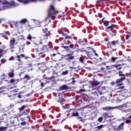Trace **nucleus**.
<instances>
[{"label": "nucleus", "mask_w": 131, "mask_h": 131, "mask_svg": "<svg viewBox=\"0 0 131 131\" xmlns=\"http://www.w3.org/2000/svg\"><path fill=\"white\" fill-rule=\"evenodd\" d=\"M57 14H58V11L56 10L55 7H54V5L53 4L50 5L49 9H48V16L47 17L45 18L46 21H51V19L49 18H52L53 20L56 18V16H57Z\"/></svg>", "instance_id": "obj_1"}, {"label": "nucleus", "mask_w": 131, "mask_h": 131, "mask_svg": "<svg viewBox=\"0 0 131 131\" xmlns=\"http://www.w3.org/2000/svg\"><path fill=\"white\" fill-rule=\"evenodd\" d=\"M2 4L4 5H7L6 6H5V8L6 9L16 8V7H18V6H19L18 4L15 3V1H11L10 2H9L5 0L3 1Z\"/></svg>", "instance_id": "obj_2"}, {"label": "nucleus", "mask_w": 131, "mask_h": 131, "mask_svg": "<svg viewBox=\"0 0 131 131\" xmlns=\"http://www.w3.org/2000/svg\"><path fill=\"white\" fill-rule=\"evenodd\" d=\"M46 0H17V2L24 5H28L30 3H37V2H45Z\"/></svg>", "instance_id": "obj_3"}, {"label": "nucleus", "mask_w": 131, "mask_h": 131, "mask_svg": "<svg viewBox=\"0 0 131 131\" xmlns=\"http://www.w3.org/2000/svg\"><path fill=\"white\" fill-rule=\"evenodd\" d=\"M124 80H125V77H122L120 79H118L116 82L117 85H118V86H119V85H122L123 83L122 82L124 81Z\"/></svg>", "instance_id": "obj_4"}, {"label": "nucleus", "mask_w": 131, "mask_h": 131, "mask_svg": "<svg viewBox=\"0 0 131 131\" xmlns=\"http://www.w3.org/2000/svg\"><path fill=\"white\" fill-rule=\"evenodd\" d=\"M117 108V106H105L102 107L101 109L103 110V111H110V110H114V109Z\"/></svg>", "instance_id": "obj_5"}, {"label": "nucleus", "mask_w": 131, "mask_h": 131, "mask_svg": "<svg viewBox=\"0 0 131 131\" xmlns=\"http://www.w3.org/2000/svg\"><path fill=\"white\" fill-rule=\"evenodd\" d=\"M91 84L92 88H95V86H98V85H100V84H101V83H100V82H98L97 81H91Z\"/></svg>", "instance_id": "obj_6"}, {"label": "nucleus", "mask_w": 131, "mask_h": 131, "mask_svg": "<svg viewBox=\"0 0 131 131\" xmlns=\"http://www.w3.org/2000/svg\"><path fill=\"white\" fill-rule=\"evenodd\" d=\"M108 43L110 46H116V45H117V43H118V40H115V41H113L112 42H109Z\"/></svg>", "instance_id": "obj_7"}, {"label": "nucleus", "mask_w": 131, "mask_h": 131, "mask_svg": "<svg viewBox=\"0 0 131 131\" xmlns=\"http://www.w3.org/2000/svg\"><path fill=\"white\" fill-rule=\"evenodd\" d=\"M33 20L36 27H39V26H40V21H39L37 20H35V19H33Z\"/></svg>", "instance_id": "obj_8"}, {"label": "nucleus", "mask_w": 131, "mask_h": 131, "mask_svg": "<svg viewBox=\"0 0 131 131\" xmlns=\"http://www.w3.org/2000/svg\"><path fill=\"white\" fill-rule=\"evenodd\" d=\"M48 37H49V34H44L41 38V40H42L43 39H48Z\"/></svg>", "instance_id": "obj_9"}, {"label": "nucleus", "mask_w": 131, "mask_h": 131, "mask_svg": "<svg viewBox=\"0 0 131 131\" xmlns=\"http://www.w3.org/2000/svg\"><path fill=\"white\" fill-rule=\"evenodd\" d=\"M123 126H124V123H121L118 127V129H119L120 130L123 129Z\"/></svg>", "instance_id": "obj_10"}, {"label": "nucleus", "mask_w": 131, "mask_h": 131, "mask_svg": "<svg viewBox=\"0 0 131 131\" xmlns=\"http://www.w3.org/2000/svg\"><path fill=\"white\" fill-rule=\"evenodd\" d=\"M60 89L61 90V91H64V90H68V86H67V85H63L60 88Z\"/></svg>", "instance_id": "obj_11"}, {"label": "nucleus", "mask_w": 131, "mask_h": 131, "mask_svg": "<svg viewBox=\"0 0 131 131\" xmlns=\"http://www.w3.org/2000/svg\"><path fill=\"white\" fill-rule=\"evenodd\" d=\"M128 118L129 119H126L125 123H127V124H129V123H130L131 122V115L128 116Z\"/></svg>", "instance_id": "obj_12"}, {"label": "nucleus", "mask_w": 131, "mask_h": 131, "mask_svg": "<svg viewBox=\"0 0 131 131\" xmlns=\"http://www.w3.org/2000/svg\"><path fill=\"white\" fill-rule=\"evenodd\" d=\"M28 20L27 18H24L22 19L19 21V23H21L22 24H25V23H26V22H28Z\"/></svg>", "instance_id": "obj_13"}, {"label": "nucleus", "mask_w": 131, "mask_h": 131, "mask_svg": "<svg viewBox=\"0 0 131 131\" xmlns=\"http://www.w3.org/2000/svg\"><path fill=\"white\" fill-rule=\"evenodd\" d=\"M102 116L104 117V118L107 119V118H110V116L108 115V113H104L103 114Z\"/></svg>", "instance_id": "obj_14"}, {"label": "nucleus", "mask_w": 131, "mask_h": 131, "mask_svg": "<svg viewBox=\"0 0 131 131\" xmlns=\"http://www.w3.org/2000/svg\"><path fill=\"white\" fill-rule=\"evenodd\" d=\"M8 76L12 78L14 76V71H12L8 73Z\"/></svg>", "instance_id": "obj_15"}, {"label": "nucleus", "mask_w": 131, "mask_h": 131, "mask_svg": "<svg viewBox=\"0 0 131 131\" xmlns=\"http://www.w3.org/2000/svg\"><path fill=\"white\" fill-rule=\"evenodd\" d=\"M7 128H8V127L1 126L0 131H5Z\"/></svg>", "instance_id": "obj_16"}, {"label": "nucleus", "mask_w": 131, "mask_h": 131, "mask_svg": "<svg viewBox=\"0 0 131 131\" xmlns=\"http://www.w3.org/2000/svg\"><path fill=\"white\" fill-rule=\"evenodd\" d=\"M113 27H114V25H112V26L107 27L106 31L108 32V31H109V29H111V28H112Z\"/></svg>", "instance_id": "obj_17"}, {"label": "nucleus", "mask_w": 131, "mask_h": 131, "mask_svg": "<svg viewBox=\"0 0 131 131\" xmlns=\"http://www.w3.org/2000/svg\"><path fill=\"white\" fill-rule=\"evenodd\" d=\"M117 107V108H123V107H127V105H126V104H124Z\"/></svg>", "instance_id": "obj_18"}, {"label": "nucleus", "mask_w": 131, "mask_h": 131, "mask_svg": "<svg viewBox=\"0 0 131 131\" xmlns=\"http://www.w3.org/2000/svg\"><path fill=\"white\" fill-rule=\"evenodd\" d=\"M24 79H27V80H29L30 79V77L28 75H26L24 78Z\"/></svg>", "instance_id": "obj_19"}, {"label": "nucleus", "mask_w": 131, "mask_h": 131, "mask_svg": "<svg viewBox=\"0 0 131 131\" xmlns=\"http://www.w3.org/2000/svg\"><path fill=\"white\" fill-rule=\"evenodd\" d=\"M119 76H120V77H125L124 74H123V72H122V71H120V72H119Z\"/></svg>", "instance_id": "obj_20"}, {"label": "nucleus", "mask_w": 131, "mask_h": 131, "mask_svg": "<svg viewBox=\"0 0 131 131\" xmlns=\"http://www.w3.org/2000/svg\"><path fill=\"white\" fill-rule=\"evenodd\" d=\"M106 98L104 96H103L101 98V102H105L106 101Z\"/></svg>", "instance_id": "obj_21"}, {"label": "nucleus", "mask_w": 131, "mask_h": 131, "mask_svg": "<svg viewBox=\"0 0 131 131\" xmlns=\"http://www.w3.org/2000/svg\"><path fill=\"white\" fill-rule=\"evenodd\" d=\"M43 31L44 32V34H46V33H48L49 34V31L48 30V28H46L45 29H43Z\"/></svg>", "instance_id": "obj_22"}, {"label": "nucleus", "mask_w": 131, "mask_h": 131, "mask_svg": "<svg viewBox=\"0 0 131 131\" xmlns=\"http://www.w3.org/2000/svg\"><path fill=\"white\" fill-rule=\"evenodd\" d=\"M103 24L105 26H108L109 25V21L105 20L103 22Z\"/></svg>", "instance_id": "obj_23"}, {"label": "nucleus", "mask_w": 131, "mask_h": 131, "mask_svg": "<svg viewBox=\"0 0 131 131\" xmlns=\"http://www.w3.org/2000/svg\"><path fill=\"white\" fill-rule=\"evenodd\" d=\"M25 108V105H23L20 108H19L20 112L23 111V110Z\"/></svg>", "instance_id": "obj_24"}, {"label": "nucleus", "mask_w": 131, "mask_h": 131, "mask_svg": "<svg viewBox=\"0 0 131 131\" xmlns=\"http://www.w3.org/2000/svg\"><path fill=\"white\" fill-rule=\"evenodd\" d=\"M72 116H78V113L76 112V113H73Z\"/></svg>", "instance_id": "obj_25"}, {"label": "nucleus", "mask_w": 131, "mask_h": 131, "mask_svg": "<svg viewBox=\"0 0 131 131\" xmlns=\"http://www.w3.org/2000/svg\"><path fill=\"white\" fill-rule=\"evenodd\" d=\"M62 75H67V74H68V71H65L62 73Z\"/></svg>", "instance_id": "obj_26"}, {"label": "nucleus", "mask_w": 131, "mask_h": 131, "mask_svg": "<svg viewBox=\"0 0 131 131\" xmlns=\"http://www.w3.org/2000/svg\"><path fill=\"white\" fill-rule=\"evenodd\" d=\"M103 127H104V125H101L97 126V128H98V129H101V128H103Z\"/></svg>", "instance_id": "obj_27"}, {"label": "nucleus", "mask_w": 131, "mask_h": 131, "mask_svg": "<svg viewBox=\"0 0 131 131\" xmlns=\"http://www.w3.org/2000/svg\"><path fill=\"white\" fill-rule=\"evenodd\" d=\"M98 120L99 121V122H102V121H103V117H100L98 119Z\"/></svg>", "instance_id": "obj_28"}, {"label": "nucleus", "mask_w": 131, "mask_h": 131, "mask_svg": "<svg viewBox=\"0 0 131 131\" xmlns=\"http://www.w3.org/2000/svg\"><path fill=\"white\" fill-rule=\"evenodd\" d=\"M15 43V39H13L10 40V45H14Z\"/></svg>", "instance_id": "obj_29"}, {"label": "nucleus", "mask_w": 131, "mask_h": 131, "mask_svg": "<svg viewBox=\"0 0 131 131\" xmlns=\"http://www.w3.org/2000/svg\"><path fill=\"white\" fill-rule=\"evenodd\" d=\"M65 38L66 39H71L72 38V37L71 36H67Z\"/></svg>", "instance_id": "obj_30"}, {"label": "nucleus", "mask_w": 131, "mask_h": 131, "mask_svg": "<svg viewBox=\"0 0 131 131\" xmlns=\"http://www.w3.org/2000/svg\"><path fill=\"white\" fill-rule=\"evenodd\" d=\"M28 39H29V40H31V38H32V37H31V35L29 34L28 37H27Z\"/></svg>", "instance_id": "obj_31"}, {"label": "nucleus", "mask_w": 131, "mask_h": 131, "mask_svg": "<svg viewBox=\"0 0 131 131\" xmlns=\"http://www.w3.org/2000/svg\"><path fill=\"white\" fill-rule=\"evenodd\" d=\"M2 63H6L7 62V60L6 59H1Z\"/></svg>", "instance_id": "obj_32"}, {"label": "nucleus", "mask_w": 131, "mask_h": 131, "mask_svg": "<svg viewBox=\"0 0 131 131\" xmlns=\"http://www.w3.org/2000/svg\"><path fill=\"white\" fill-rule=\"evenodd\" d=\"M10 83H15V79H11L10 80Z\"/></svg>", "instance_id": "obj_33"}, {"label": "nucleus", "mask_w": 131, "mask_h": 131, "mask_svg": "<svg viewBox=\"0 0 131 131\" xmlns=\"http://www.w3.org/2000/svg\"><path fill=\"white\" fill-rule=\"evenodd\" d=\"M117 57H112V60L113 62H114V61H115L116 60H117Z\"/></svg>", "instance_id": "obj_34"}, {"label": "nucleus", "mask_w": 131, "mask_h": 131, "mask_svg": "<svg viewBox=\"0 0 131 131\" xmlns=\"http://www.w3.org/2000/svg\"><path fill=\"white\" fill-rule=\"evenodd\" d=\"M21 125H26V122H22L20 123Z\"/></svg>", "instance_id": "obj_35"}, {"label": "nucleus", "mask_w": 131, "mask_h": 131, "mask_svg": "<svg viewBox=\"0 0 131 131\" xmlns=\"http://www.w3.org/2000/svg\"><path fill=\"white\" fill-rule=\"evenodd\" d=\"M19 90L18 89H15L13 91H12V92H13V93H18Z\"/></svg>", "instance_id": "obj_36"}, {"label": "nucleus", "mask_w": 131, "mask_h": 131, "mask_svg": "<svg viewBox=\"0 0 131 131\" xmlns=\"http://www.w3.org/2000/svg\"><path fill=\"white\" fill-rule=\"evenodd\" d=\"M122 113H127V110H122Z\"/></svg>", "instance_id": "obj_37"}, {"label": "nucleus", "mask_w": 131, "mask_h": 131, "mask_svg": "<svg viewBox=\"0 0 131 131\" xmlns=\"http://www.w3.org/2000/svg\"><path fill=\"white\" fill-rule=\"evenodd\" d=\"M123 89H124V86H122L118 88V90H123Z\"/></svg>", "instance_id": "obj_38"}, {"label": "nucleus", "mask_w": 131, "mask_h": 131, "mask_svg": "<svg viewBox=\"0 0 131 131\" xmlns=\"http://www.w3.org/2000/svg\"><path fill=\"white\" fill-rule=\"evenodd\" d=\"M79 61L81 62V63H82L83 62V59H82L81 57H80Z\"/></svg>", "instance_id": "obj_39"}, {"label": "nucleus", "mask_w": 131, "mask_h": 131, "mask_svg": "<svg viewBox=\"0 0 131 131\" xmlns=\"http://www.w3.org/2000/svg\"><path fill=\"white\" fill-rule=\"evenodd\" d=\"M131 113V108H129L127 110V113Z\"/></svg>", "instance_id": "obj_40"}, {"label": "nucleus", "mask_w": 131, "mask_h": 131, "mask_svg": "<svg viewBox=\"0 0 131 131\" xmlns=\"http://www.w3.org/2000/svg\"><path fill=\"white\" fill-rule=\"evenodd\" d=\"M70 48H71V49H73V48H74V45L72 44L70 45Z\"/></svg>", "instance_id": "obj_41"}, {"label": "nucleus", "mask_w": 131, "mask_h": 131, "mask_svg": "<svg viewBox=\"0 0 131 131\" xmlns=\"http://www.w3.org/2000/svg\"><path fill=\"white\" fill-rule=\"evenodd\" d=\"M44 47L42 48V49H40V48H38V49H36V50H37V51H42V50H43Z\"/></svg>", "instance_id": "obj_42"}, {"label": "nucleus", "mask_w": 131, "mask_h": 131, "mask_svg": "<svg viewBox=\"0 0 131 131\" xmlns=\"http://www.w3.org/2000/svg\"><path fill=\"white\" fill-rule=\"evenodd\" d=\"M79 43H80V45H81V43H83V41H82L81 40H79Z\"/></svg>", "instance_id": "obj_43"}, {"label": "nucleus", "mask_w": 131, "mask_h": 131, "mask_svg": "<svg viewBox=\"0 0 131 131\" xmlns=\"http://www.w3.org/2000/svg\"><path fill=\"white\" fill-rule=\"evenodd\" d=\"M14 82H16V83L17 82H19V79H14Z\"/></svg>", "instance_id": "obj_44"}, {"label": "nucleus", "mask_w": 131, "mask_h": 131, "mask_svg": "<svg viewBox=\"0 0 131 131\" xmlns=\"http://www.w3.org/2000/svg\"><path fill=\"white\" fill-rule=\"evenodd\" d=\"M63 29H62L61 33H62V35L64 36V35H66V34L65 33H64V32L63 31Z\"/></svg>", "instance_id": "obj_45"}, {"label": "nucleus", "mask_w": 131, "mask_h": 131, "mask_svg": "<svg viewBox=\"0 0 131 131\" xmlns=\"http://www.w3.org/2000/svg\"><path fill=\"white\" fill-rule=\"evenodd\" d=\"M99 18H102V13H98Z\"/></svg>", "instance_id": "obj_46"}, {"label": "nucleus", "mask_w": 131, "mask_h": 131, "mask_svg": "<svg viewBox=\"0 0 131 131\" xmlns=\"http://www.w3.org/2000/svg\"><path fill=\"white\" fill-rule=\"evenodd\" d=\"M116 68H118V67H120V64H117L115 66Z\"/></svg>", "instance_id": "obj_47"}, {"label": "nucleus", "mask_w": 131, "mask_h": 131, "mask_svg": "<svg viewBox=\"0 0 131 131\" xmlns=\"http://www.w3.org/2000/svg\"><path fill=\"white\" fill-rule=\"evenodd\" d=\"M93 94H94L95 96H97V97H98V93H97V92H93Z\"/></svg>", "instance_id": "obj_48"}, {"label": "nucleus", "mask_w": 131, "mask_h": 131, "mask_svg": "<svg viewBox=\"0 0 131 131\" xmlns=\"http://www.w3.org/2000/svg\"><path fill=\"white\" fill-rule=\"evenodd\" d=\"M89 107H90V106H89V105H85V106H83V108L84 109H85V108H89Z\"/></svg>", "instance_id": "obj_49"}, {"label": "nucleus", "mask_w": 131, "mask_h": 131, "mask_svg": "<svg viewBox=\"0 0 131 131\" xmlns=\"http://www.w3.org/2000/svg\"><path fill=\"white\" fill-rule=\"evenodd\" d=\"M68 59H69V60H72V59H73V56L69 57Z\"/></svg>", "instance_id": "obj_50"}, {"label": "nucleus", "mask_w": 131, "mask_h": 131, "mask_svg": "<svg viewBox=\"0 0 131 131\" xmlns=\"http://www.w3.org/2000/svg\"><path fill=\"white\" fill-rule=\"evenodd\" d=\"M129 37V36L128 35H126V39H127V40L128 39Z\"/></svg>", "instance_id": "obj_51"}, {"label": "nucleus", "mask_w": 131, "mask_h": 131, "mask_svg": "<svg viewBox=\"0 0 131 131\" xmlns=\"http://www.w3.org/2000/svg\"><path fill=\"white\" fill-rule=\"evenodd\" d=\"M17 59H17L18 61H20V56L17 55Z\"/></svg>", "instance_id": "obj_52"}, {"label": "nucleus", "mask_w": 131, "mask_h": 131, "mask_svg": "<svg viewBox=\"0 0 131 131\" xmlns=\"http://www.w3.org/2000/svg\"><path fill=\"white\" fill-rule=\"evenodd\" d=\"M80 92H85V90H84V89H81V90H80Z\"/></svg>", "instance_id": "obj_53"}, {"label": "nucleus", "mask_w": 131, "mask_h": 131, "mask_svg": "<svg viewBox=\"0 0 131 131\" xmlns=\"http://www.w3.org/2000/svg\"><path fill=\"white\" fill-rule=\"evenodd\" d=\"M99 95H103V92L99 91Z\"/></svg>", "instance_id": "obj_54"}, {"label": "nucleus", "mask_w": 131, "mask_h": 131, "mask_svg": "<svg viewBox=\"0 0 131 131\" xmlns=\"http://www.w3.org/2000/svg\"><path fill=\"white\" fill-rule=\"evenodd\" d=\"M3 52H4L3 49H0V54H2Z\"/></svg>", "instance_id": "obj_55"}, {"label": "nucleus", "mask_w": 131, "mask_h": 131, "mask_svg": "<svg viewBox=\"0 0 131 131\" xmlns=\"http://www.w3.org/2000/svg\"><path fill=\"white\" fill-rule=\"evenodd\" d=\"M5 35H7V34H6V33H5V34H2L3 37H5Z\"/></svg>", "instance_id": "obj_56"}, {"label": "nucleus", "mask_w": 131, "mask_h": 131, "mask_svg": "<svg viewBox=\"0 0 131 131\" xmlns=\"http://www.w3.org/2000/svg\"><path fill=\"white\" fill-rule=\"evenodd\" d=\"M106 68H107L108 69H110V66H106Z\"/></svg>", "instance_id": "obj_57"}, {"label": "nucleus", "mask_w": 131, "mask_h": 131, "mask_svg": "<svg viewBox=\"0 0 131 131\" xmlns=\"http://www.w3.org/2000/svg\"><path fill=\"white\" fill-rule=\"evenodd\" d=\"M41 86L42 87V88H43V83H41Z\"/></svg>", "instance_id": "obj_58"}, {"label": "nucleus", "mask_w": 131, "mask_h": 131, "mask_svg": "<svg viewBox=\"0 0 131 131\" xmlns=\"http://www.w3.org/2000/svg\"><path fill=\"white\" fill-rule=\"evenodd\" d=\"M73 79V83H74L75 82V81L74 80V78H72Z\"/></svg>", "instance_id": "obj_59"}, {"label": "nucleus", "mask_w": 131, "mask_h": 131, "mask_svg": "<svg viewBox=\"0 0 131 131\" xmlns=\"http://www.w3.org/2000/svg\"><path fill=\"white\" fill-rule=\"evenodd\" d=\"M20 56L21 57H23V58H24L25 55H24V54H21Z\"/></svg>", "instance_id": "obj_60"}, {"label": "nucleus", "mask_w": 131, "mask_h": 131, "mask_svg": "<svg viewBox=\"0 0 131 131\" xmlns=\"http://www.w3.org/2000/svg\"><path fill=\"white\" fill-rule=\"evenodd\" d=\"M17 97L19 99H21V95H18Z\"/></svg>", "instance_id": "obj_61"}, {"label": "nucleus", "mask_w": 131, "mask_h": 131, "mask_svg": "<svg viewBox=\"0 0 131 131\" xmlns=\"http://www.w3.org/2000/svg\"><path fill=\"white\" fill-rule=\"evenodd\" d=\"M3 89H6V87H2L0 88V90H3Z\"/></svg>", "instance_id": "obj_62"}, {"label": "nucleus", "mask_w": 131, "mask_h": 131, "mask_svg": "<svg viewBox=\"0 0 131 131\" xmlns=\"http://www.w3.org/2000/svg\"><path fill=\"white\" fill-rule=\"evenodd\" d=\"M10 60H14V57H11Z\"/></svg>", "instance_id": "obj_63"}, {"label": "nucleus", "mask_w": 131, "mask_h": 131, "mask_svg": "<svg viewBox=\"0 0 131 131\" xmlns=\"http://www.w3.org/2000/svg\"><path fill=\"white\" fill-rule=\"evenodd\" d=\"M10 107H14V104H10Z\"/></svg>", "instance_id": "obj_64"}]
</instances>
